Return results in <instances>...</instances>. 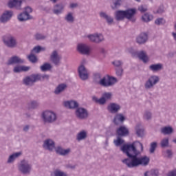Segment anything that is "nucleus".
I'll return each instance as SVG.
<instances>
[{
	"instance_id": "nucleus-1",
	"label": "nucleus",
	"mask_w": 176,
	"mask_h": 176,
	"mask_svg": "<svg viewBox=\"0 0 176 176\" xmlns=\"http://www.w3.org/2000/svg\"><path fill=\"white\" fill-rule=\"evenodd\" d=\"M120 151L129 157L122 160L123 164H125L129 168H134L135 167H138V166L146 167L149 164V162H151V159L146 155L138 157L141 153L137 150L134 143L123 144Z\"/></svg>"
},
{
	"instance_id": "nucleus-2",
	"label": "nucleus",
	"mask_w": 176,
	"mask_h": 176,
	"mask_svg": "<svg viewBox=\"0 0 176 176\" xmlns=\"http://www.w3.org/2000/svg\"><path fill=\"white\" fill-rule=\"evenodd\" d=\"M24 63H25L24 59L17 56H13L7 60L6 64L8 66L16 64V65L13 68V72L14 74H21V72H28V70L31 69L30 66L20 65L24 64Z\"/></svg>"
},
{
	"instance_id": "nucleus-3",
	"label": "nucleus",
	"mask_w": 176,
	"mask_h": 176,
	"mask_svg": "<svg viewBox=\"0 0 176 176\" xmlns=\"http://www.w3.org/2000/svg\"><path fill=\"white\" fill-rule=\"evenodd\" d=\"M137 13L135 8H131L126 10H117L114 13V16L116 21H123L125 19L129 20L132 23H135V17L134 16Z\"/></svg>"
},
{
	"instance_id": "nucleus-4",
	"label": "nucleus",
	"mask_w": 176,
	"mask_h": 176,
	"mask_svg": "<svg viewBox=\"0 0 176 176\" xmlns=\"http://www.w3.org/2000/svg\"><path fill=\"white\" fill-rule=\"evenodd\" d=\"M118 82V80L115 77L107 76L101 78V74L100 73H96L94 74V83L96 85H100L103 87H111L113 86Z\"/></svg>"
},
{
	"instance_id": "nucleus-5",
	"label": "nucleus",
	"mask_w": 176,
	"mask_h": 176,
	"mask_svg": "<svg viewBox=\"0 0 176 176\" xmlns=\"http://www.w3.org/2000/svg\"><path fill=\"white\" fill-rule=\"evenodd\" d=\"M1 39L4 46L8 49H16L19 46L17 38L10 33L3 35Z\"/></svg>"
},
{
	"instance_id": "nucleus-6",
	"label": "nucleus",
	"mask_w": 176,
	"mask_h": 176,
	"mask_svg": "<svg viewBox=\"0 0 176 176\" xmlns=\"http://www.w3.org/2000/svg\"><path fill=\"white\" fill-rule=\"evenodd\" d=\"M41 119L44 124H52L57 122V114L54 111H45L41 113Z\"/></svg>"
},
{
	"instance_id": "nucleus-7",
	"label": "nucleus",
	"mask_w": 176,
	"mask_h": 176,
	"mask_svg": "<svg viewBox=\"0 0 176 176\" xmlns=\"http://www.w3.org/2000/svg\"><path fill=\"white\" fill-rule=\"evenodd\" d=\"M160 82V77L156 75H151L145 81L144 86L145 90H151L156 86L157 83Z\"/></svg>"
},
{
	"instance_id": "nucleus-8",
	"label": "nucleus",
	"mask_w": 176,
	"mask_h": 176,
	"mask_svg": "<svg viewBox=\"0 0 176 176\" xmlns=\"http://www.w3.org/2000/svg\"><path fill=\"white\" fill-rule=\"evenodd\" d=\"M32 165L28 160H23L21 161L19 165V170L25 175L31 174Z\"/></svg>"
},
{
	"instance_id": "nucleus-9",
	"label": "nucleus",
	"mask_w": 176,
	"mask_h": 176,
	"mask_svg": "<svg viewBox=\"0 0 176 176\" xmlns=\"http://www.w3.org/2000/svg\"><path fill=\"white\" fill-rule=\"evenodd\" d=\"M87 38L89 39V42L92 43H96L97 45L102 43L105 41V38L104 35L101 33H94L91 34H88Z\"/></svg>"
},
{
	"instance_id": "nucleus-10",
	"label": "nucleus",
	"mask_w": 176,
	"mask_h": 176,
	"mask_svg": "<svg viewBox=\"0 0 176 176\" xmlns=\"http://www.w3.org/2000/svg\"><path fill=\"white\" fill-rule=\"evenodd\" d=\"M31 0H10L7 3L9 9H16V10H21L23 2H30Z\"/></svg>"
},
{
	"instance_id": "nucleus-11",
	"label": "nucleus",
	"mask_w": 176,
	"mask_h": 176,
	"mask_svg": "<svg viewBox=\"0 0 176 176\" xmlns=\"http://www.w3.org/2000/svg\"><path fill=\"white\" fill-rule=\"evenodd\" d=\"M63 58L61 57V55L58 54V51L54 50L50 56V60L55 65L56 67H58L60 64H61V59Z\"/></svg>"
},
{
	"instance_id": "nucleus-12",
	"label": "nucleus",
	"mask_w": 176,
	"mask_h": 176,
	"mask_svg": "<svg viewBox=\"0 0 176 176\" xmlns=\"http://www.w3.org/2000/svg\"><path fill=\"white\" fill-rule=\"evenodd\" d=\"M75 115L80 120H86L89 118V111L83 107H78L76 109Z\"/></svg>"
},
{
	"instance_id": "nucleus-13",
	"label": "nucleus",
	"mask_w": 176,
	"mask_h": 176,
	"mask_svg": "<svg viewBox=\"0 0 176 176\" xmlns=\"http://www.w3.org/2000/svg\"><path fill=\"white\" fill-rule=\"evenodd\" d=\"M12 17H13V11L5 10L0 16V23L1 24H6V23L10 21Z\"/></svg>"
},
{
	"instance_id": "nucleus-14",
	"label": "nucleus",
	"mask_w": 176,
	"mask_h": 176,
	"mask_svg": "<svg viewBox=\"0 0 176 176\" xmlns=\"http://www.w3.org/2000/svg\"><path fill=\"white\" fill-rule=\"evenodd\" d=\"M38 82L36 74H32L30 76H27L23 80V83L25 86H34V84Z\"/></svg>"
},
{
	"instance_id": "nucleus-15",
	"label": "nucleus",
	"mask_w": 176,
	"mask_h": 176,
	"mask_svg": "<svg viewBox=\"0 0 176 176\" xmlns=\"http://www.w3.org/2000/svg\"><path fill=\"white\" fill-rule=\"evenodd\" d=\"M120 109H122V106L116 102H111L107 106V111L109 113H118Z\"/></svg>"
},
{
	"instance_id": "nucleus-16",
	"label": "nucleus",
	"mask_w": 176,
	"mask_h": 176,
	"mask_svg": "<svg viewBox=\"0 0 176 176\" xmlns=\"http://www.w3.org/2000/svg\"><path fill=\"white\" fill-rule=\"evenodd\" d=\"M56 144L54 141L52 139H46L44 140L43 144V148L45 149V151H49L50 152H53V149H54Z\"/></svg>"
},
{
	"instance_id": "nucleus-17",
	"label": "nucleus",
	"mask_w": 176,
	"mask_h": 176,
	"mask_svg": "<svg viewBox=\"0 0 176 176\" xmlns=\"http://www.w3.org/2000/svg\"><path fill=\"white\" fill-rule=\"evenodd\" d=\"M78 75L82 80H87L89 79V73L83 65L78 67Z\"/></svg>"
},
{
	"instance_id": "nucleus-18",
	"label": "nucleus",
	"mask_w": 176,
	"mask_h": 176,
	"mask_svg": "<svg viewBox=\"0 0 176 176\" xmlns=\"http://www.w3.org/2000/svg\"><path fill=\"white\" fill-rule=\"evenodd\" d=\"M124 120H126V116L123 115L122 113H117L113 118V122L116 126L119 124H122L124 123Z\"/></svg>"
},
{
	"instance_id": "nucleus-19",
	"label": "nucleus",
	"mask_w": 176,
	"mask_h": 176,
	"mask_svg": "<svg viewBox=\"0 0 176 176\" xmlns=\"http://www.w3.org/2000/svg\"><path fill=\"white\" fill-rule=\"evenodd\" d=\"M77 50L80 54H90V47L83 43L78 44L77 45Z\"/></svg>"
},
{
	"instance_id": "nucleus-20",
	"label": "nucleus",
	"mask_w": 176,
	"mask_h": 176,
	"mask_svg": "<svg viewBox=\"0 0 176 176\" xmlns=\"http://www.w3.org/2000/svg\"><path fill=\"white\" fill-rule=\"evenodd\" d=\"M136 42L138 45H145L148 42V34L145 32L141 33L136 38Z\"/></svg>"
},
{
	"instance_id": "nucleus-21",
	"label": "nucleus",
	"mask_w": 176,
	"mask_h": 176,
	"mask_svg": "<svg viewBox=\"0 0 176 176\" xmlns=\"http://www.w3.org/2000/svg\"><path fill=\"white\" fill-rule=\"evenodd\" d=\"M129 133V129L124 126H121L116 130V135L118 137H127Z\"/></svg>"
},
{
	"instance_id": "nucleus-22",
	"label": "nucleus",
	"mask_w": 176,
	"mask_h": 176,
	"mask_svg": "<svg viewBox=\"0 0 176 176\" xmlns=\"http://www.w3.org/2000/svg\"><path fill=\"white\" fill-rule=\"evenodd\" d=\"M64 106L69 109H78L79 108V103L75 100H68L64 102Z\"/></svg>"
},
{
	"instance_id": "nucleus-23",
	"label": "nucleus",
	"mask_w": 176,
	"mask_h": 176,
	"mask_svg": "<svg viewBox=\"0 0 176 176\" xmlns=\"http://www.w3.org/2000/svg\"><path fill=\"white\" fill-rule=\"evenodd\" d=\"M99 16L101 19H104L109 25H112V24H113V18L110 15H108L106 12H100Z\"/></svg>"
},
{
	"instance_id": "nucleus-24",
	"label": "nucleus",
	"mask_w": 176,
	"mask_h": 176,
	"mask_svg": "<svg viewBox=\"0 0 176 176\" xmlns=\"http://www.w3.org/2000/svg\"><path fill=\"white\" fill-rule=\"evenodd\" d=\"M56 153L60 156H67L71 153V148L64 149L63 147L58 146L55 149Z\"/></svg>"
},
{
	"instance_id": "nucleus-25",
	"label": "nucleus",
	"mask_w": 176,
	"mask_h": 176,
	"mask_svg": "<svg viewBox=\"0 0 176 176\" xmlns=\"http://www.w3.org/2000/svg\"><path fill=\"white\" fill-rule=\"evenodd\" d=\"M64 5L63 3H58L54 6L52 12L54 14H56V16H58V14H61L64 12Z\"/></svg>"
},
{
	"instance_id": "nucleus-26",
	"label": "nucleus",
	"mask_w": 176,
	"mask_h": 176,
	"mask_svg": "<svg viewBox=\"0 0 176 176\" xmlns=\"http://www.w3.org/2000/svg\"><path fill=\"white\" fill-rule=\"evenodd\" d=\"M17 19L19 21H27V20H32V16H31L30 14L23 12L18 15Z\"/></svg>"
},
{
	"instance_id": "nucleus-27",
	"label": "nucleus",
	"mask_w": 176,
	"mask_h": 176,
	"mask_svg": "<svg viewBox=\"0 0 176 176\" xmlns=\"http://www.w3.org/2000/svg\"><path fill=\"white\" fill-rule=\"evenodd\" d=\"M148 69H150V71L152 72H159V71H162V69H163V64H152L148 67Z\"/></svg>"
},
{
	"instance_id": "nucleus-28",
	"label": "nucleus",
	"mask_w": 176,
	"mask_h": 176,
	"mask_svg": "<svg viewBox=\"0 0 176 176\" xmlns=\"http://www.w3.org/2000/svg\"><path fill=\"white\" fill-rule=\"evenodd\" d=\"M137 56L140 60H142L143 63H148L149 58H148V55H146V52L145 51H140L135 52Z\"/></svg>"
},
{
	"instance_id": "nucleus-29",
	"label": "nucleus",
	"mask_w": 176,
	"mask_h": 176,
	"mask_svg": "<svg viewBox=\"0 0 176 176\" xmlns=\"http://www.w3.org/2000/svg\"><path fill=\"white\" fill-rule=\"evenodd\" d=\"M67 87H68V86L65 83L59 84L55 89L54 94L56 95L60 94V93H63Z\"/></svg>"
},
{
	"instance_id": "nucleus-30",
	"label": "nucleus",
	"mask_w": 176,
	"mask_h": 176,
	"mask_svg": "<svg viewBox=\"0 0 176 176\" xmlns=\"http://www.w3.org/2000/svg\"><path fill=\"white\" fill-rule=\"evenodd\" d=\"M152 118H153V113H152V111L145 110L143 112V120L149 122V120H152Z\"/></svg>"
},
{
	"instance_id": "nucleus-31",
	"label": "nucleus",
	"mask_w": 176,
	"mask_h": 176,
	"mask_svg": "<svg viewBox=\"0 0 176 176\" xmlns=\"http://www.w3.org/2000/svg\"><path fill=\"white\" fill-rule=\"evenodd\" d=\"M161 133L164 135H170L174 133V129L171 126H164L161 129Z\"/></svg>"
},
{
	"instance_id": "nucleus-32",
	"label": "nucleus",
	"mask_w": 176,
	"mask_h": 176,
	"mask_svg": "<svg viewBox=\"0 0 176 176\" xmlns=\"http://www.w3.org/2000/svg\"><path fill=\"white\" fill-rule=\"evenodd\" d=\"M87 138V132L85 130L80 131L76 135L77 141H83Z\"/></svg>"
},
{
	"instance_id": "nucleus-33",
	"label": "nucleus",
	"mask_w": 176,
	"mask_h": 176,
	"mask_svg": "<svg viewBox=\"0 0 176 176\" xmlns=\"http://www.w3.org/2000/svg\"><path fill=\"white\" fill-rule=\"evenodd\" d=\"M36 76L37 78V82H44V80H49L50 79V75L49 74H36Z\"/></svg>"
},
{
	"instance_id": "nucleus-34",
	"label": "nucleus",
	"mask_w": 176,
	"mask_h": 176,
	"mask_svg": "<svg viewBox=\"0 0 176 176\" xmlns=\"http://www.w3.org/2000/svg\"><path fill=\"white\" fill-rule=\"evenodd\" d=\"M64 19L67 23H69L70 24H72L74 21H75V17H74V13L73 12H68L65 16Z\"/></svg>"
},
{
	"instance_id": "nucleus-35",
	"label": "nucleus",
	"mask_w": 176,
	"mask_h": 176,
	"mask_svg": "<svg viewBox=\"0 0 176 176\" xmlns=\"http://www.w3.org/2000/svg\"><path fill=\"white\" fill-rule=\"evenodd\" d=\"M19 156H21V152H17V153H13L12 155L9 156L7 163H9V164L13 163V162H14V160H16L17 157H19Z\"/></svg>"
},
{
	"instance_id": "nucleus-36",
	"label": "nucleus",
	"mask_w": 176,
	"mask_h": 176,
	"mask_svg": "<svg viewBox=\"0 0 176 176\" xmlns=\"http://www.w3.org/2000/svg\"><path fill=\"white\" fill-rule=\"evenodd\" d=\"M138 137H144V129L141 128V124H138L135 126Z\"/></svg>"
},
{
	"instance_id": "nucleus-37",
	"label": "nucleus",
	"mask_w": 176,
	"mask_h": 176,
	"mask_svg": "<svg viewBox=\"0 0 176 176\" xmlns=\"http://www.w3.org/2000/svg\"><path fill=\"white\" fill-rule=\"evenodd\" d=\"M52 68V65L48 63H45L40 67V69L43 72H46V71H50Z\"/></svg>"
},
{
	"instance_id": "nucleus-38",
	"label": "nucleus",
	"mask_w": 176,
	"mask_h": 176,
	"mask_svg": "<svg viewBox=\"0 0 176 176\" xmlns=\"http://www.w3.org/2000/svg\"><path fill=\"white\" fill-rule=\"evenodd\" d=\"M113 144L116 146H120V145H123V144H124V140L122 139L121 136L117 135V139L113 140Z\"/></svg>"
},
{
	"instance_id": "nucleus-39",
	"label": "nucleus",
	"mask_w": 176,
	"mask_h": 176,
	"mask_svg": "<svg viewBox=\"0 0 176 176\" xmlns=\"http://www.w3.org/2000/svg\"><path fill=\"white\" fill-rule=\"evenodd\" d=\"M153 19V16L148 13L144 14L142 16V21H144V23H148L151 21Z\"/></svg>"
},
{
	"instance_id": "nucleus-40",
	"label": "nucleus",
	"mask_w": 176,
	"mask_h": 176,
	"mask_svg": "<svg viewBox=\"0 0 176 176\" xmlns=\"http://www.w3.org/2000/svg\"><path fill=\"white\" fill-rule=\"evenodd\" d=\"M34 36L36 41H45L47 38L46 35L41 33H36Z\"/></svg>"
},
{
	"instance_id": "nucleus-41",
	"label": "nucleus",
	"mask_w": 176,
	"mask_h": 176,
	"mask_svg": "<svg viewBox=\"0 0 176 176\" xmlns=\"http://www.w3.org/2000/svg\"><path fill=\"white\" fill-rule=\"evenodd\" d=\"M168 138H163L160 142L161 148H168Z\"/></svg>"
},
{
	"instance_id": "nucleus-42",
	"label": "nucleus",
	"mask_w": 176,
	"mask_h": 176,
	"mask_svg": "<svg viewBox=\"0 0 176 176\" xmlns=\"http://www.w3.org/2000/svg\"><path fill=\"white\" fill-rule=\"evenodd\" d=\"M28 58L30 63H33V64H35L36 61H38V58L33 54V52H31V54L28 56Z\"/></svg>"
},
{
	"instance_id": "nucleus-43",
	"label": "nucleus",
	"mask_w": 176,
	"mask_h": 176,
	"mask_svg": "<svg viewBox=\"0 0 176 176\" xmlns=\"http://www.w3.org/2000/svg\"><path fill=\"white\" fill-rule=\"evenodd\" d=\"M157 148V142H151L150 144V149H149L150 153H155V151H156Z\"/></svg>"
},
{
	"instance_id": "nucleus-44",
	"label": "nucleus",
	"mask_w": 176,
	"mask_h": 176,
	"mask_svg": "<svg viewBox=\"0 0 176 176\" xmlns=\"http://www.w3.org/2000/svg\"><path fill=\"white\" fill-rule=\"evenodd\" d=\"M39 107V102L36 100H32L30 104V109H36Z\"/></svg>"
},
{
	"instance_id": "nucleus-45",
	"label": "nucleus",
	"mask_w": 176,
	"mask_h": 176,
	"mask_svg": "<svg viewBox=\"0 0 176 176\" xmlns=\"http://www.w3.org/2000/svg\"><path fill=\"white\" fill-rule=\"evenodd\" d=\"M113 65L116 67V68H122V65H123V62L122 60H116L112 62Z\"/></svg>"
},
{
	"instance_id": "nucleus-46",
	"label": "nucleus",
	"mask_w": 176,
	"mask_h": 176,
	"mask_svg": "<svg viewBox=\"0 0 176 176\" xmlns=\"http://www.w3.org/2000/svg\"><path fill=\"white\" fill-rule=\"evenodd\" d=\"M123 68L122 67H116V75L117 76H119L120 78H122L123 76Z\"/></svg>"
},
{
	"instance_id": "nucleus-47",
	"label": "nucleus",
	"mask_w": 176,
	"mask_h": 176,
	"mask_svg": "<svg viewBox=\"0 0 176 176\" xmlns=\"http://www.w3.org/2000/svg\"><path fill=\"white\" fill-rule=\"evenodd\" d=\"M54 176H68V175L60 170H56L54 171Z\"/></svg>"
},
{
	"instance_id": "nucleus-48",
	"label": "nucleus",
	"mask_w": 176,
	"mask_h": 176,
	"mask_svg": "<svg viewBox=\"0 0 176 176\" xmlns=\"http://www.w3.org/2000/svg\"><path fill=\"white\" fill-rule=\"evenodd\" d=\"M122 5V0H117L113 3V5L111 6L112 9H119Z\"/></svg>"
},
{
	"instance_id": "nucleus-49",
	"label": "nucleus",
	"mask_w": 176,
	"mask_h": 176,
	"mask_svg": "<svg viewBox=\"0 0 176 176\" xmlns=\"http://www.w3.org/2000/svg\"><path fill=\"white\" fill-rule=\"evenodd\" d=\"M102 97L107 101V100H111L112 98V93L105 92L102 94Z\"/></svg>"
},
{
	"instance_id": "nucleus-50",
	"label": "nucleus",
	"mask_w": 176,
	"mask_h": 176,
	"mask_svg": "<svg viewBox=\"0 0 176 176\" xmlns=\"http://www.w3.org/2000/svg\"><path fill=\"white\" fill-rule=\"evenodd\" d=\"M150 174L152 176H159L160 174H159V170L157 169H152L151 171H150Z\"/></svg>"
},
{
	"instance_id": "nucleus-51",
	"label": "nucleus",
	"mask_w": 176,
	"mask_h": 176,
	"mask_svg": "<svg viewBox=\"0 0 176 176\" xmlns=\"http://www.w3.org/2000/svg\"><path fill=\"white\" fill-rule=\"evenodd\" d=\"M96 102H99L100 105H104L105 102H107V100L102 96L100 99L96 98Z\"/></svg>"
},
{
	"instance_id": "nucleus-52",
	"label": "nucleus",
	"mask_w": 176,
	"mask_h": 176,
	"mask_svg": "<svg viewBox=\"0 0 176 176\" xmlns=\"http://www.w3.org/2000/svg\"><path fill=\"white\" fill-rule=\"evenodd\" d=\"M138 10H140V12H141V13H145V12H146V10H148V8L145 6H140L138 7Z\"/></svg>"
},
{
	"instance_id": "nucleus-53",
	"label": "nucleus",
	"mask_w": 176,
	"mask_h": 176,
	"mask_svg": "<svg viewBox=\"0 0 176 176\" xmlns=\"http://www.w3.org/2000/svg\"><path fill=\"white\" fill-rule=\"evenodd\" d=\"M23 12L28 14H30V13H32V8L30 6H26L25 7V11Z\"/></svg>"
},
{
	"instance_id": "nucleus-54",
	"label": "nucleus",
	"mask_w": 176,
	"mask_h": 176,
	"mask_svg": "<svg viewBox=\"0 0 176 176\" xmlns=\"http://www.w3.org/2000/svg\"><path fill=\"white\" fill-rule=\"evenodd\" d=\"M34 52H35V53H41V46L38 45L34 47L31 52L34 53Z\"/></svg>"
},
{
	"instance_id": "nucleus-55",
	"label": "nucleus",
	"mask_w": 176,
	"mask_h": 176,
	"mask_svg": "<svg viewBox=\"0 0 176 176\" xmlns=\"http://www.w3.org/2000/svg\"><path fill=\"white\" fill-rule=\"evenodd\" d=\"M66 168H69L70 170H75L76 168V165L69 164L66 165Z\"/></svg>"
},
{
	"instance_id": "nucleus-56",
	"label": "nucleus",
	"mask_w": 176,
	"mask_h": 176,
	"mask_svg": "<svg viewBox=\"0 0 176 176\" xmlns=\"http://www.w3.org/2000/svg\"><path fill=\"white\" fill-rule=\"evenodd\" d=\"M155 23L157 25H161V24H163V18L157 19Z\"/></svg>"
},
{
	"instance_id": "nucleus-57",
	"label": "nucleus",
	"mask_w": 176,
	"mask_h": 176,
	"mask_svg": "<svg viewBox=\"0 0 176 176\" xmlns=\"http://www.w3.org/2000/svg\"><path fill=\"white\" fill-rule=\"evenodd\" d=\"M166 155L168 159H171L173 157V151L170 149L166 150Z\"/></svg>"
},
{
	"instance_id": "nucleus-58",
	"label": "nucleus",
	"mask_w": 176,
	"mask_h": 176,
	"mask_svg": "<svg viewBox=\"0 0 176 176\" xmlns=\"http://www.w3.org/2000/svg\"><path fill=\"white\" fill-rule=\"evenodd\" d=\"M78 3H72L69 4L70 9H76V8H78Z\"/></svg>"
},
{
	"instance_id": "nucleus-59",
	"label": "nucleus",
	"mask_w": 176,
	"mask_h": 176,
	"mask_svg": "<svg viewBox=\"0 0 176 176\" xmlns=\"http://www.w3.org/2000/svg\"><path fill=\"white\" fill-rule=\"evenodd\" d=\"M164 8H163V6H160L158 10H157V13H164Z\"/></svg>"
},
{
	"instance_id": "nucleus-60",
	"label": "nucleus",
	"mask_w": 176,
	"mask_h": 176,
	"mask_svg": "<svg viewBox=\"0 0 176 176\" xmlns=\"http://www.w3.org/2000/svg\"><path fill=\"white\" fill-rule=\"evenodd\" d=\"M167 176H176V170L169 172Z\"/></svg>"
},
{
	"instance_id": "nucleus-61",
	"label": "nucleus",
	"mask_w": 176,
	"mask_h": 176,
	"mask_svg": "<svg viewBox=\"0 0 176 176\" xmlns=\"http://www.w3.org/2000/svg\"><path fill=\"white\" fill-rule=\"evenodd\" d=\"M28 130H30V125H25V126H23V131L25 133H27V131H28Z\"/></svg>"
},
{
	"instance_id": "nucleus-62",
	"label": "nucleus",
	"mask_w": 176,
	"mask_h": 176,
	"mask_svg": "<svg viewBox=\"0 0 176 176\" xmlns=\"http://www.w3.org/2000/svg\"><path fill=\"white\" fill-rule=\"evenodd\" d=\"M46 50V47H40V51L41 52H45Z\"/></svg>"
},
{
	"instance_id": "nucleus-63",
	"label": "nucleus",
	"mask_w": 176,
	"mask_h": 176,
	"mask_svg": "<svg viewBox=\"0 0 176 176\" xmlns=\"http://www.w3.org/2000/svg\"><path fill=\"white\" fill-rule=\"evenodd\" d=\"M172 35H173V36L175 41H176V33H175V32H173V33H172Z\"/></svg>"
},
{
	"instance_id": "nucleus-64",
	"label": "nucleus",
	"mask_w": 176,
	"mask_h": 176,
	"mask_svg": "<svg viewBox=\"0 0 176 176\" xmlns=\"http://www.w3.org/2000/svg\"><path fill=\"white\" fill-rule=\"evenodd\" d=\"M100 52H102L104 54L105 53V49L101 48L100 49Z\"/></svg>"
}]
</instances>
